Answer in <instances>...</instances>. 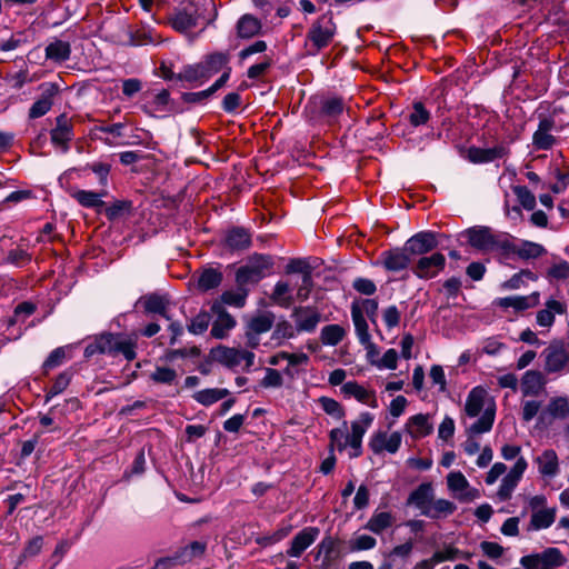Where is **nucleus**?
Instances as JSON below:
<instances>
[{"mask_svg": "<svg viewBox=\"0 0 569 569\" xmlns=\"http://www.w3.org/2000/svg\"><path fill=\"white\" fill-rule=\"evenodd\" d=\"M223 242L230 251H243L251 247V233L243 227H232L226 232Z\"/></svg>", "mask_w": 569, "mask_h": 569, "instance_id": "6ab92c4d", "label": "nucleus"}, {"mask_svg": "<svg viewBox=\"0 0 569 569\" xmlns=\"http://www.w3.org/2000/svg\"><path fill=\"white\" fill-rule=\"evenodd\" d=\"M435 498L433 487L429 482L419 485L408 497L407 505L415 506L423 516Z\"/></svg>", "mask_w": 569, "mask_h": 569, "instance_id": "4be33fe9", "label": "nucleus"}, {"mask_svg": "<svg viewBox=\"0 0 569 569\" xmlns=\"http://www.w3.org/2000/svg\"><path fill=\"white\" fill-rule=\"evenodd\" d=\"M457 507L453 502L447 499L432 500L430 507L423 511V516L430 519H440L451 516Z\"/></svg>", "mask_w": 569, "mask_h": 569, "instance_id": "72a5a7b5", "label": "nucleus"}, {"mask_svg": "<svg viewBox=\"0 0 569 569\" xmlns=\"http://www.w3.org/2000/svg\"><path fill=\"white\" fill-rule=\"evenodd\" d=\"M71 381V373L69 371L61 372L53 381L51 388L46 395V401L64 391Z\"/></svg>", "mask_w": 569, "mask_h": 569, "instance_id": "6e6d98bb", "label": "nucleus"}, {"mask_svg": "<svg viewBox=\"0 0 569 569\" xmlns=\"http://www.w3.org/2000/svg\"><path fill=\"white\" fill-rule=\"evenodd\" d=\"M230 395L226 388L203 389L193 393L192 398L202 406H211Z\"/></svg>", "mask_w": 569, "mask_h": 569, "instance_id": "c9c22d12", "label": "nucleus"}, {"mask_svg": "<svg viewBox=\"0 0 569 569\" xmlns=\"http://www.w3.org/2000/svg\"><path fill=\"white\" fill-rule=\"evenodd\" d=\"M556 126V121L552 118L543 117L538 123L537 130L532 136V144L537 150H550L557 142L555 136L551 134Z\"/></svg>", "mask_w": 569, "mask_h": 569, "instance_id": "4468645a", "label": "nucleus"}, {"mask_svg": "<svg viewBox=\"0 0 569 569\" xmlns=\"http://www.w3.org/2000/svg\"><path fill=\"white\" fill-rule=\"evenodd\" d=\"M41 96L29 109V118L37 119L48 113L53 104V98L59 92V86L52 82L41 84Z\"/></svg>", "mask_w": 569, "mask_h": 569, "instance_id": "9b49d317", "label": "nucleus"}, {"mask_svg": "<svg viewBox=\"0 0 569 569\" xmlns=\"http://www.w3.org/2000/svg\"><path fill=\"white\" fill-rule=\"evenodd\" d=\"M319 401H320V405L326 413L333 416L338 419H340L345 416L343 408L335 399L328 398V397H321L319 399Z\"/></svg>", "mask_w": 569, "mask_h": 569, "instance_id": "338daca9", "label": "nucleus"}, {"mask_svg": "<svg viewBox=\"0 0 569 569\" xmlns=\"http://www.w3.org/2000/svg\"><path fill=\"white\" fill-rule=\"evenodd\" d=\"M271 300L280 307L288 308L292 303L290 287L287 282L279 281L276 283Z\"/></svg>", "mask_w": 569, "mask_h": 569, "instance_id": "3c124183", "label": "nucleus"}, {"mask_svg": "<svg viewBox=\"0 0 569 569\" xmlns=\"http://www.w3.org/2000/svg\"><path fill=\"white\" fill-rule=\"evenodd\" d=\"M330 452H333V448L337 447L339 451H343L348 447L349 433L343 429L335 428L330 431Z\"/></svg>", "mask_w": 569, "mask_h": 569, "instance_id": "bf43d9fd", "label": "nucleus"}, {"mask_svg": "<svg viewBox=\"0 0 569 569\" xmlns=\"http://www.w3.org/2000/svg\"><path fill=\"white\" fill-rule=\"evenodd\" d=\"M143 305L147 312L160 313L166 319L170 317L166 312L167 301L159 295H149L143 298Z\"/></svg>", "mask_w": 569, "mask_h": 569, "instance_id": "603ef678", "label": "nucleus"}, {"mask_svg": "<svg viewBox=\"0 0 569 569\" xmlns=\"http://www.w3.org/2000/svg\"><path fill=\"white\" fill-rule=\"evenodd\" d=\"M445 256L440 252H435L429 257H421L418 260L413 272L419 278H433L445 268Z\"/></svg>", "mask_w": 569, "mask_h": 569, "instance_id": "dca6fc26", "label": "nucleus"}, {"mask_svg": "<svg viewBox=\"0 0 569 569\" xmlns=\"http://www.w3.org/2000/svg\"><path fill=\"white\" fill-rule=\"evenodd\" d=\"M291 318L295 321L297 332H313L320 322L321 315L311 307H296Z\"/></svg>", "mask_w": 569, "mask_h": 569, "instance_id": "ddd939ff", "label": "nucleus"}, {"mask_svg": "<svg viewBox=\"0 0 569 569\" xmlns=\"http://www.w3.org/2000/svg\"><path fill=\"white\" fill-rule=\"evenodd\" d=\"M222 281V273L214 269L204 270L198 280V286L202 290L217 288Z\"/></svg>", "mask_w": 569, "mask_h": 569, "instance_id": "864d4df0", "label": "nucleus"}, {"mask_svg": "<svg viewBox=\"0 0 569 569\" xmlns=\"http://www.w3.org/2000/svg\"><path fill=\"white\" fill-rule=\"evenodd\" d=\"M539 302L538 293H532L530 296H510L498 298L495 300V305L501 308H513L517 311H523L529 308L537 306Z\"/></svg>", "mask_w": 569, "mask_h": 569, "instance_id": "393cba45", "label": "nucleus"}, {"mask_svg": "<svg viewBox=\"0 0 569 569\" xmlns=\"http://www.w3.org/2000/svg\"><path fill=\"white\" fill-rule=\"evenodd\" d=\"M211 321V316L207 311L199 312L188 325V330L193 335L203 333Z\"/></svg>", "mask_w": 569, "mask_h": 569, "instance_id": "13d9d810", "label": "nucleus"}, {"mask_svg": "<svg viewBox=\"0 0 569 569\" xmlns=\"http://www.w3.org/2000/svg\"><path fill=\"white\" fill-rule=\"evenodd\" d=\"M343 101L341 98H328L323 101L321 111L325 116L336 118L343 111Z\"/></svg>", "mask_w": 569, "mask_h": 569, "instance_id": "680f3d73", "label": "nucleus"}, {"mask_svg": "<svg viewBox=\"0 0 569 569\" xmlns=\"http://www.w3.org/2000/svg\"><path fill=\"white\" fill-rule=\"evenodd\" d=\"M261 21L250 13L239 18L236 24L237 36L241 39H250L260 33Z\"/></svg>", "mask_w": 569, "mask_h": 569, "instance_id": "c85d7f7f", "label": "nucleus"}, {"mask_svg": "<svg viewBox=\"0 0 569 569\" xmlns=\"http://www.w3.org/2000/svg\"><path fill=\"white\" fill-rule=\"evenodd\" d=\"M106 192L98 193L87 190H78L72 193V197L84 208H99L104 204L102 197Z\"/></svg>", "mask_w": 569, "mask_h": 569, "instance_id": "49530a36", "label": "nucleus"}, {"mask_svg": "<svg viewBox=\"0 0 569 569\" xmlns=\"http://www.w3.org/2000/svg\"><path fill=\"white\" fill-rule=\"evenodd\" d=\"M136 348L137 342L134 339L117 335L113 347L114 353L112 356L122 355L126 360L131 361L137 356Z\"/></svg>", "mask_w": 569, "mask_h": 569, "instance_id": "79ce46f5", "label": "nucleus"}, {"mask_svg": "<svg viewBox=\"0 0 569 569\" xmlns=\"http://www.w3.org/2000/svg\"><path fill=\"white\" fill-rule=\"evenodd\" d=\"M546 253L547 250L542 244L528 240H522L517 249V257L521 260L538 259Z\"/></svg>", "mask_w": 569, "mask_h": 569, "instance_id": "58836bf2", "label": "nucleus"}, {"mask_svg": "<svg viewBox=\"0 0 569 569\" xmlns=\"http://www.w3.org/2000/svg\"><path fill=\"white\" fill-rule=\"evenodd\" d=\"M150 378L157 383L171 385L177 378V372L168 367H157Z\"/></svg>", "mask_w": 569, "mask_h": 569, "instance_id": "0e129e2a", "label": "nucleus"}, {"mask_svg": "<svg viewBox=\"0 0 569 569\" xmlns=\"http://www.w3.org/2000/svg\"><path fill=\"white\" fill-rule=\"evenodd\" d=\"M447 486L460 502H471L480 497V491L470 487L469 481L460 471L448 473Z\"/></svg>", "mask_w": 569, "mask_h": 569, "instance_id": "39448f33", "label": "nucleus"}, {"mask_svg": "<svg viewBox=\"0 0 569 569\" xmlns=\"http://www.w3.org/2000/svg\"><path fill=\"white\" fill-rule=\"evenodd\" d=\"M246 290H227L220 296L219 299L214 300L212 303H220L221 307L228 305L236 308H242L246 305Z\"/></svg>", "mask_w": 569, "mask_h": 569, "instance_id": "a18cd8bd", "label": "nucleus"}, {"mask_svg": "<svg viewBox=\"0 0 569 569\" xmlns=\"http://www.w3.org/2000/svg\"><path fill=\"white\" fill-rule=\"evenodd\" d=\"M541 566L559 568L567 562L566 557L558 548L550 547L539 552Z\"/></svg>", "mask_w": 569, "mask_h": 569, "instance_id": "8fccbe9b", "label": "nucleus"}, {"mask_svg": "<svg viewBox=\"0 0 569 569\" xmlns=\"http://www.w3.org/2000/svg\"><path fill=\"white\" fill-rule=\"evenodd\" d=\"M198 19L199 14L197 10L188 11L187 9H182L171 16L170 24L174 30L179 32H186L197 27Z\"/></svg>", "mask_w": 569, "mask_h": 569, "instance_id": "c756f323", "label": "nucleus"}, {"mask_svg": "<svg viewBox=\"0 0 569 569\" xmlns=\"http://www.w3.org/2000/svg\"><path fill=\"white\" fill-rule=\"evenodd\" d=\"M485 398H486L485 389H482L480 387L473 388L469 392L467 400H466V405H465L466 413L471 418L479 416L485 407Z\"/></svg>", "mask_w": 569, "mask_h": 569, "instance_id": "473e14b6", "label": "nucleus"}, {"mask_svg": "<svg viewBox=\"0 0 569 569\" xmlns=\"http://www.w3.org/2000/svg\"><path fill=\"white\" fill-rule=\"evenodd\" d=\"M507 154L508 149L502 144L486 149L470 147L468 149L467 158L472 163H487L497 159H501Z\"/></svg>", "mask_w": 569, "mask_h": 569, "instance_id": "aec40b11", "label": "nucleus"}, {"mask_svg": "<svg viewBox=\"0 0 569 569\" xmlns=\"http://www.w3.org/2000/svg\"><path fill=\"white\" fill-rule=\"evenodd\" d=\"M546 380L540 371L528 370L520 383V389L523 396H539L543 390Z\"/></svg>", "mask_w": 569, "mask_h": 569, "instance_id": "cd10ccee", "label": "nucleus"}, {"mask_svg": "<svg viewBox=\"0 0 569 569\" xmlns=\"http://www.w3.org/2000/svg\"><path fill=\"white\" fill-rule=\"evenodd\" d=\"M401 441L402 437L398 431L390 435L380 431L372 436L369 447L375 453H381L382 451L396 453L400 448Z\"/></svg>", "mask_w": 569, "mask_h": 569, "instance_id": "f3484780", "label": "nucleus"}, {"mask_svg": "<svg viewBox=\"0 0 569 569\" xmlns=\"http://www.w3.org/2000/svg\"><path fill=\"white\" fill-rule=\"evenodd\" d=\"M211 312L216 316L210 331L211 336L216 339L227 338L237 325L236 319L220 303H212Z\"/></svg>", "mask_w": 569, "mask_h": 569, "instance_id": "6e6552de", "label": "nucleus"}, {"mask_svg": "<svg viewBox=\"0 0 569 569\" xmlns=\"http://www.w3.org/2000/svg\"><path fill=\"white\" fill-rule=\"evenodd\" d=\"M556 518V509H547L542 508L540 510H536L531 515L530 519V528L535 530L549 528Z\"/></svg>", "mask_w": 569, "mask_h": 569, "instance_id": "a19ab883", "label": "nucleus"}, {"mask_svg": "<svg viewBox=\"0 0 569 569\" xmlns=\"http://www.w3.org/2000/svg\"><path fill=\"white\" fill-rule=\"evenodd\" d=\"M351 318L355 326L356 335L361 345H367L372 348L371 335L369 333V326L365 316L362 315V309L360 307L359 301H352L351 307Z\"/></svg>", "mask_w": 569, "mask_h": 569, "instance_id": "412c9836", "label": "nucleus"}, {"mask_svg": "<svg viewBox=\"0 0 569 569\" xmlns=\"http://www.w3.org/2000/svg\"><path fill=\"white\" fill-rule=\"evenodd\" d=\"M230 56L227 52H214L211 54H208L203 61V67L207 71V74L209 78H211L213 74L220 72L223 70V72L229 67Z\"/></svg>", "mask_w": 569, "mask_h": 569, "instance_id": "2f4dec72", "label": "nucleus"}, {"mask_svg": "<svg viewBox=\"0 0 569 569\" xmlns=\"http://www.w3.org/2000/svg\"><path fill=\"white\" fill-rule=\"evenodd\" d=\"M383 266L389 271H401L406 269L410 262V253L402 248H396L382 253Z\"/></svg>", "mask_w": 569, "mask_h": 569, "instance_id": "5701e85b", "label": "nucleus"}, {"mask_svg": "<svg viewBox=\"0 0 569 569\" xmlns=\"http://www.w3.org/2000/svg\"><path fill=\"white\" fill-rule=\"evenodd\" d=\"M283 385V378L281 373L272 368L266 369V375L260 381L262 388H280Z\"/></svg>", "mask_w": 569, "mask_h": 569, "instance_id": "69168bd1", "label": "nucleus"}, {"mask_svg": "<svg viewBox=\"0 0 569 569\" xmlns=\"http://www.w3.org/2000/svg\"><path fill=\"white\" fill-rule=\"evenodd\" d=\"M569 417V398L568 397H555L552 398L547 407L541 410L538 416V423L542 426H550L553 420H565Z\"/></svg>", "mask_w": 569, "mask_h": 569, "instance_id": "0eeeda50", "label": "nucleus"}, {"mask_svg": "<svg viewBox=\"0 0 569 569\" xmlns=\"http://www.w3.org/2000/svg\"><path fill=\"white\" fill-rule=\"evenodd\" d=\"M341 392L347 397L356 398L358 401L368 405L371 408L378 407L375 391L363 388L356 381H349L343 383L341 387Z\"/></svg>", "mask_w": 569, "mask_h": 569, "instance_id": "b1692460", "label": "nucleus"}, {"mask_svg": "<svg viewBox=\"0 0 569 569\" xmlns=\"http://www.w3.org/2000/svg\"><path fill=\"white\" fill-rule=\"evenodd\" d=\"M316 560H321V569H335L342 557L340 543L331 536H326L316 547Z\"/></svg>", "mask_w": 569, "mask_h": 569, "instance_id": "20e7f679", "label": "nucleus"}, {"mask_svg": "<svg viewBox=\"0 0 569 569\" xmlns=\"http://www.w3.org/2000/svg\"><path fill=\"white\" fill-rule=\"evenodd\" d=\"M493 421L495 409L488 407L483 410L481 417L467 429V433L470 436H476L488 432L491 430Z\"/></svg>", "mask_w": 569, "mask_h": 569, "instance_id": "4c0bfd02", "label": "nucleus"}, {"mask_svg": "<svg viewBox=\"0 0 569 569\" xmlns=\"http://www.w3.org/2000/svg\"><path fill=\"white\" fill-rule=\"evenodd\" d=\"M406 426L413 438H423L433 431V426L429 422L428 416L422 413L409 418Z\"/></svg>", "mask_w": 569, "mask_h": 569, "instance_id": "7c9ffc66", "label": "nucleus"}, {"mask_svg": "<svg viewBox=\"0 0 569 569\" xmlns=\"http://www.w3.org/2000/svg\"><path fill=\"white\" fill-rule=\"evenodd\" d=\"M37 307L34 303L29 301H23L19 303L13 311V316L9 318L8 326H14L18 322H23L27 318H29L36 311Z\"/></svg>", "mask_w": 569, "mask_h": 569, "instance_id": "5fc2aeb1", "label": "nucleus"}, {"mask_svg": "<svg viewBox=\"0 0 569 569\" xmlns=\"http://www.w3.org/2000/svg\"><path fill=\"white\" fill-rule=\"evenodd\" d=\"M273 266L272 258L268 254L254 253L249 257L248 262L240 267L236 273V281L239 286L257 283Z\"/></svg>", "mask_w": 569, "mask_h": 569, "instance_id": "f03ea898", "label": "nucleus"}, {"mask_svg": "<svg viewBox=\"0 0 569 569\" xmlns=\"http://www.w3.org/2000/svg\"><path fill=\"white\" fill-rule=\"evenodd\" d=\"M346 331L339 325H328L321 329L320 339L323 345L337 346L345 337Z\"/></svg>", "mask_w": 569, "mask_h": 569, "instance_id": "de8ad7c7", "label": "nucleus"}, {"mask_svg": "<svg viewBox=\"0 0 569 569\" xmlns=\"http://www.w3.org/2000/svg\"><path fill=\"white\" fill-rule=\"evenodd\" d=\"M320 533L317 527H307L300 530L291 540L287 550L289 557H300L318 538Z\"/></svg>", "mask_w": 569, "mask_h": 569, "instance_id": "2eb2a0df", "label": "nucleus"}, {"mask_svg": "<svg viewBox=\"0 0 569 569\" xmlns=\"http://www.w3.org/2000/svg\"><path fill=\"white\" fill-rule=\"evenodd\" d=\"M71 47L69 42L56 40L46 48V58L56 62H63L70 58Z\"/></svg>", "mask_w": 569, "mask_h": 569, "instance_id": "e433bc0d", "label": "nucleus"}, {"mask_svg": "<svg viewBox=\"0 0 569 569\" xmlns=\"http://www.w3.org/2000/svg\"><path fill=\"white\" fill-rule=\"evenodd\" d=\"M231 68H227L224 72L220 76L216 82L210 86L208 89L199 91V92H184L182 93V100L187 103H199L210 96H212L214 92H217L219 89L224 87L227 81L230 78Z\"/></svg>", "mask_w": 569, "mask_h": 569, "instance_id": "a878e982", "label": "nucleus"}, {"mask_svg": "<svg viewBox=\"0 0 569 569\" xmlns=\"http://www.w3.org/2000/svg\"><path fill=\"white\" fill-rule=\"evenodd\" d=\"M72 120L62 113L56 118V126L50 130L51 143L62 153H67L70 149V142L73 140Z\"/></svg>", "mask_w": 569, "mask_h": 569, "instance_id": "7ed1b4c3", "label": "nucleus"}, {"mask_svg": "<svg viewBox=\"0 0 569 569\" xmlns=\"http://www.w3.org/2000/svg\"><path fill=\"white\" fill-rule=\"evenodd\" d=\"M512 191L518 201L526 210H533L536 207V197L526 186H515Z\"/></svg>", "mask_w": 569, "mask_h": 569, "instance_id": "4d7b16f0", "label": "nucleus"}, {"mask_svg": "<svg viewBox=\"0 0 569 569\" xmlns=\"http://www.w3.org/2000/svg\"><path fill=\"white\" fill-rule=\"evenodd\" d=\"M177 79L187 82L203 83L209 79L202 62L184 66L177 74Z\"/></svg>", "mask_w": 569, "mask_h": 569, "instance_id": "f704fd0d", "label": "nucleus"}, {"mask_svg": "<svg viewBox=\"0 0 569 569\" xmlns=\"http://www.w3.org/2000/svg\"><path fill=\"white\" fill-rule=\"evenodd\" d=\"M543 353L548 372H559L569 368V352L561 341L550 343Z\"/></svg>", "mask_w": 569, "mask_h": 569, "instance_id": "1a4fd4ad", "label": "nucleus"}, {"mask_svg": "<svg viewBox=\"0 0 569 569\" xmlns=\"http://www.w3.org/2000/svg\"><path fill=\"white\" fill-rule=\"evenodd\" d=\"M405 246L410 256H423L438 247L437 236L431 231H421L409 238Z\"/></svg>", "mask_w": 569, "mask_h": 569, "instance_id": "f8f14e48", "label": "nucleus"}, {"mask_svg": "<svg viewBox=\"0 0 569 569\" xmlns=\"http://www.w3.org/2000/svg\"><path fill=\"white\" fill-rule=\"evenodd\" d=\"M170 101V93L163 89L154 96L151 102L144 106V109L150 112L166 111Z\"/></svg>", "mask_w": 569, "mask_h": 569, "instance_id": "052dcab7", "label": "nucleus"}, {"mask_svg": "<svg viewBox=\"0 0 569 569\" xmlns=\"http://www.w3.org/2000/svg\"><path fill=\"white\" fill-rule=\"evenodd\" d=\"M430 118L429 111L421 102H415L412 111L409 116V121L412 126L418 127L428 122Z\"/></svg>", "mask_w": 569, "mask_h": 569, "instance_id": "e2e57ef3", "label": "nucleus"}, {"mask_svg": "<svg viewBox=\"0 0 569 569\" xmlns=\"http://www.w3.org/2000/svg\"><path fill=\"white\" fill-rule=\"evenodd\" d=\"M518 244L512 241L511 236L507 233H497L492 251H499L503 257L510 258L511 256H517Z\"/></svg>", "mask_w": 569, "mask_h": 569, "instance_id": "c03bdc74", "label": "nucleus"}, {"mask_svg": "<svg viewBox=\"0 0 569 569\" xmlns=\"http://www.w3.org/2000/svg\"><path fill=\"white\" fill-rule=\"evenodd\" d=\"M337 32L333 14L328 11L320 16L309 28L306 36V46H310L312 54L328 47Z\"/></svg>", "mask_w": 569, "mask_h": 569, "instance_id": "f257e3e1", "label": "nucleus"}, {"mask_svg": "<svg viewBox=\"0 0 569 569\" xmlns=\"http://www.w3.org/2000/svg\"><path fill=\"white\" fill-rule=\"evenodd\" d=\"M213 355L217 361L229 368L240 365V349L219 346L213 350Z\"/></svg>", "mask_w": 569, "mask_h": 569, "instance_id": "ea45409f", "label": "nucleus"}, {"mask_svg": "<svg viewBox=\"0 0 569 569\" xmlns=\"http://www.w3.org/2000/svg\"><path fill=\"white\" fill-rule=\"evenodd\" d=\"M393 522V517L390 512H375L366 525V529L376 535H380Z\"/></svg>", "mask_w": 569, "mask_h": 569, "instance_id": "37998d69", "label": "nucleus"}, {"mask_svg": "<svg viewBox=\"0 0 569 569\" xmlns=\"http://www.w3.org/2000/svg\"><path fill=\"white\" fill-rule=\"evenodd\" d=\"M538 471L541 476L553 478L559 472V460L553 449L545 450L540 456L535 458Z\"/></svg>", "mask_w": 569, "mask_h": 569, "instance_id": "bb28decb", "label": "nucleus"}, {"mask_svg": "<svg viewBox=\"0 0 569 569\" xmlns=\"http://www.w3.org/2000/svg\"><path fill=\"white\" fill-rule=\"evenodd\" d=\"M373 416L371 413L362 412L358 420L351 422V433H349L348 442V446H350L352 449V452H350L351 458H357L361 455L362 438L367 429L371 426Z\"/></svg>", "mask_w": 569, "mask_h": 569, "instance_id": "9d476101", "label": "nucleus"}, {"mask_svg": "<svg viewBox=\"0 0 569 569\" xmlns=\"http://www.w3.org/2000/svg\"><path fill=\"white\" fill-rule=\"evenodd\" d=\"M206 548H207V545L204 542H200V541L191 542L181 551L182 561L183 562L191 561L193 558L202 556L206 551Z\"/></svg>", "mask_w": 569, "mask_h": 569, "instance_id": "774afa93", "label": "nucleus"}, {"mask_svg": "<svg viewBox=\"0 0 569 569\" xmlns=\"http://www.w3.org/2000/svg\"><path fill=\"white\" fill-rule=\"evenodd\" d=\"M274 316L270 312H266L251 318L247 328L261 335L268 332L272 328Z\"/></svg>", "mask_w": 569, "mask_h": 569, "instance_id": "09e8293b", "label": "nucleus"}, {"mask_svg": "<svg viewBox=\"0 0 569 569\" xmlns=\"http://www.w3.org/2000/svg\"><path fill=\"white\" fill-rule=\"evenodd\" d=\"M468 242L482 252L492 251L496 233L488 227H473L466 231Z\"/></svg>", "mask_w": 569, "mask_h": 569, "instance_id": "a211bd4d", "label": "nucleus"}, {"mask_svg": "<svg viewBox=\"0 0 569 569\" xmlns=\"http://www.w3.org/2000/svg\"><path fill=\"white\" fill-rule=\"evenodd\" d=\"M527 467V460L523 457H520L510 471L502 478L497 492L500 501H507L511 498V495L521 480Z\"/></svg>", "mask_w": 569, "mask_h": 569, "instance_id": "423d86ee", "label": "nucleus"}]
</instances>
